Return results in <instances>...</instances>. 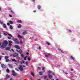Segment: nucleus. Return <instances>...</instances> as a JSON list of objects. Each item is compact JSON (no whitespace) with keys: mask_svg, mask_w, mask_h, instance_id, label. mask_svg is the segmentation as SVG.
Returning <instances> with one entry per match:
<instances>
[{"mask_svg":"<svg viewBox=\"0 0 80 80\" xmlns=\"http://www.w3.org/2000/svg\"><path fill=\"white\" fill-rule=\"evenodd\" d=\"M8 44V41L7 40H5L2 43V45L1 48V49H2L4 48H5Z\"/></svg>","mask_w":80,"mask_h":80,"instance_id":"nucleus-1","label":"nucleus"},{"mask_svg":"<svg viewBox=\"0 0 80 80\" xmlns=\"http://www.w3.org/2000/svg\"><path fill=\"white\" fill-rule=\"evenodd\" d=\"M12 40L14 42H15L16 43H17V44H20L19 41H18V38H13L12 39Z\"/></svg>","mask_w":80,"mask_h":80,"instance_id":"nucleus-2","label":"nucleus"},{"mask_svg":"<svg viewBox=\"0 0 80 80\" xmlns=\"http://www.w3.org/2000/svg\"><path fill=\"white\" fill-rule=\"evenodd\" d=\"M12 75H13V76H17V73H15V72L14 70H12Z\"/></svg>","mask_w":80,"mask_h":80,"instance_id":"nucleus-3","label":"nucleus"},{"mask_svg":"<svg viewBox=\"0 0 80 80\" xmlns=\"http://www.w3.org/2000/svg\"><path fill=\"white\" fill-rule=\"evenodd\" d=\"M8 58V56H5L4 58V59H5V60H6V62H9V60Z\"/></svg>","mask_w":80,"mask_h":80,"instance_id":"nucleus-4","label":"nucleus"},{"mask_svg":"<svg viewBox=\"0 0 80 80\" xmlns=\"http://www.w3.org/2000/svg\"><path fill=\"white\" fill-rule=\"evenodd\" d=\"M1 67L2 68H6V65H5V64H2L1 65Z\"/></svg>","mask_w":80,"mask_h":80,"instance_id":"nucleus-5","label":"nucleus"},{"mask_svg":"<svg viewBox=\"0 0 80 80\" xmlns=\"http://www.w3.org/2000/svg\"><path fill=\"white\" fill-rule=\"evenodd\" d=\"M18 56V53H15L12 54V56L13 57H16Z\"/></svg>","mask_w":80,"mask_h":80,"instance_id":"nucleus-6","label":"nucleus"},{"mask_svg":"<svg viewBox=\"0 0 80 80\" xmlns=\"http://www.w3.org/2000/svg\"><path fill=\"white\" fill-rule=\"evenodd\" d=\"M18 69H19V70H20V71H21V72H22V71L23 70V68H22L18 67Z\"/></svg>","mask_w":80,"mask_h":80,"instance_id":"nucleus-7","label":"nucleus"},{"mask_svg":"<svg viewBox=\"0 0 80 80\" xmlns=\"http://www.w3.org/2000/svg\"><path fill=\"white\" fill-rule=\"evenodd\" d=\"M15 48H17V49H20V47H19V46L16 45L14 46Z\"/></svg>","mask_w":80,"mask_h":80,"instance_id":"nucleus-8","label":"nucleus"},{"mask_svg":"<svg viewBox=\"0 0 80 80\" xmlns=\"http://www.w3.org/2000/svg\"><path fill=\"white\" fill-rule=\"evenodd\" d=\"M48 78L50 79L52 78V77H53V76L52 75H51L50 74H48Z\"/></svg>","mask_w":80,"mask_h":80,"instance_id":"nucleus-9","label":"nucleus"},{"mask_svg":"<svg viewBox=\"0 0 80 80\" xmlns=\"http://www.w3.org/2000/svg\"><path fill=\"white\" fill-rule=\"evenodd\" d=\"M2 26L3 28H7V26L6 25V24H5V23L3 24Z\"/></svg>","mask_w":80,"mask_h":80,"instance_id":"nucleus-10","label":"nucleus"},{"mask_svg":"<svg viewBox=\"0 0 80 80\" xmlns=\"http://www.w3.org/2000/svg\"><path fill=\"white\" fill-rule=\"evenodd\" d=\"M27 31H24L22 32V34L23 35H27Z\"/></svg>","mask_w":80,"mask_h":80,"instance_id":"nucleus-11","label":"nucleus"},{"mask_svg":"<svg viewBox=\"0 0 80 80\" xmlns=\"http://www.w3.org/2000/svg\"><path fill=\"white\" fill-rule=\"evenodd\" d=\"M8 66L11 68H13V66L11 64H9Z\"/></svg>","mask_w":80,"mask_h":80,"instance_id":"nucleus-12","label":"nucleus"},{"mask_svg":"<svg viewBox=\"0 0 80 80\" xmlns=\"http://www.w3.org/2000/svg\"><path fill=\"white\" fill-rule=\"evenodd\" d=\"M10 48H11V47H8L6 48V50H10Z\"/></svg>","mask_w":80,"mask_h":80,"instance_id":"nucleus-13","label":"nucleus"},{"mask_svg":"<svg viewBox=\"0 0 80 80\" xmlns=\"http://www.w3.org/2000/svg\"><path fill=\"white\" fill-rule=\"evenodd\" d=\"M22 27V25L19 24L18 27V28H20Z\"/></svg>","mask_w":80,"mask_h":80,"instance_id":"nucleus-14","label":"nucleus"},{"mask_svg":"<svg viewBox=\"0 0 80 80\" xmlns=\"http://www.w3.org/2000/svg\"><path fill=\"white\" fill-rule=\"evenodd\" d=\"M58 50H59V51H60V52H62V53H63V51H62V49H61L60 48H58Z\"/></svg>","mask_w":80,"mask_h":80,"instance_id":"nucleus-15","label":"nucleus"},{"mask_svg":"<svg viewBox=\"0 0 80 80\" xmlns=\"http://www.w3.org/2000/svg\"><path fill=\"white\" fill-rule=\"evenodd\" d=\"M16 59H17V60H20V57L18 56L16 57Z\"/></svg>","mask_w":80,"mask_h":80,"instance_id":"nucleus-16","label":"nucleus"},{"mask_svg":"<svg viewBox=\"0 0 80 80\" xmlns=\"http://www.w3.org/2000/svg\"><path fill=\"white\" fill-rule=\"evenodd\" d=\"M50 53H48L47 55H45V57H48V56H50Z\"/></svg>","mask_w":80,"mask_h":80,"instance_id":"nucleus-17","label":"nucleus"},{"mask_svg":"<svg viewBox=\"0 0 80 80\" xmlns=\"http://www.w3.org/2000/svg\"><path fill=\"white\" fill-rule=\"evenodd\" d=\"M38 8L39 9H40V8H41V6H40V5H38Z\"/></svg>","mask_w":80,"mask_h":80,"instance_id":"nucleus-18","label":"nucleus"},{"mask_svg":"<svg viewBox=\"0 0 80 80\" xmlns=\"http://www.w3.org/2000/svg\"><path fill=\"white\" fill-rule=\"evenodd\" d=\"M9 22L10 24H11V25H12V24H13V21H9Z\"/></svg>","mask_w":80,"mask_h":80,"instance_id":"nucleus-19","label":"nucleus"},{"mask_svg":"<svg viewBox=\"0 0 80 80\" xmlns=\"http://www.w3.org/2000/svg\"><path fill=\"white\" fill-rule=\"evenodd\" d=\"M19 52L20 54H22V50L21 49L20 50Z\"/></svg>","mask_w":80,"mask_h":80,"instance_id":"nucleus-20","label":"nucleus"},{"mask_svg":"<svg viewBox=\"0 0 80 80\" xmlns=\"http://www.w3.org/2000/svg\"><path fill=\"white\" fill-rule=\"evenodd\" d=\"M6 72L7 73H9V72H10V70L8 68L6 70Z\"/></svg>","mask_w":80,"mask_h":80,"instance_id":"nucleus-21","label":"nucleus"},{"mask_svg":"<svg viewBox=\"0 0 80 80\" xmlns=\"http://www.w3.org/2000/svg\"><path fill=\"white\" fill-rule=\"evenodd\" d=\"M20 63L21 64H22V63H25V61H22V62L21 61L20 62Z\"/></svg>","mask_w":80,"mask_h":80,"instance_id":"nucleus-22","label":"nucleus"},{"mask_svg":"<svg viewBox=\"0 0 80 80\" xmlns=\"http://www.w3.org/2000/svg\"><path fill=\"white\" fill-rule=\"evenodd\" d=\"M10 77V76H9V75H8V74H7L6 75V78H8Z\"/></svg>","mask_w":80,"mask_h":80,"instance_id":"nucleus-23","label":"nucleus"},{"mask_svg":"<svg viewBox=\"0 0 80 80\" xmlns=\"http://www.w3.org/2000/svg\"><path fill=\"white\" fill-rule=\"evenodd\" d=\"M11 60L12 61H13V62H17V60L15 59H11Z\"/></svg>","mask_w":80,"mask_h":80,"instance_id":"nucleus-24","label":"nucleus"},{"mask_svg":"<svg viewBox=\"0 0 80 80\" xmlns=\"http://www.w3.org/2000/svg\"><path fill=\"white\" fill-rule=\"evenodd\" d=\"M43 74V72H39V75H42Z\"/></svg>","mask_w":80,"mask_h":80,"instance_id":"nucleus-25","label":"nucleus"},{"mask_svg":"<svg viewBox=\"0 0 80 80\" xmlns=\"http://www.w3.org/2000/svg\"><path fill=\"white\" fill-rule=\"evenodd\" d=\"M31 75L33 77H35V75L34 74V73H33V72H31Z\"/></svg>","mask_w":80,"mask_h":80,"instance_id":"nucleus-26","label":"nucleus"},{"mask_svg":"<svg viewBox=\"0 0 80 80\" xmlns=\"http://www.w3.org/2000/svg\"><path fill=\"white\" fill-rule=\"evenodd\" d=\"M27 57H28V56H27L26 57L24 58V60H27Z\"/></svg>","mask_w":80,"mask_h":80,"instance_id":"nucleus-27","label":"nucleus"},{"mask_svg":"<svg viewBox=\"0 0 80 80\" xmlns=\"http://www.w3.org/2000/svg\"><path fill=\"white\" fill-rule=\"evenodd\" d=\"M17 22L18 23H22V22L21 20H18L17 21Z\"/></svg>","mask_w":80,"mask_h":80,"instance_id":"nucleus-28","label":"nucleus"},{"mask_svg":"<svg viewBox=\"0 0 80 80\" xmlns=\"http://www.w3.org/2000/svg\"><path fill=\"white\" fill-rule=\"evenodd\" d=\"M8 35H9L10 37H12V34H9V33H7Z\"/></svg>","mask_w":80,"mask_h":80,"instance_id":"nucleus-29","label":"nucleus"},{"mask_svg":"<svg viewBox=\"0 0 80 80\" xmlns=\"http://www.w3.org/2000/svg\"><path fill=\"white\" fill-rule=\"evenodd\" d=\"M70 58H72V60H74L75 59L74 58H73V57L72 56H71L70 57Z\"/></svg>","mask_w":80,"mask_h":80,"instance_id":"nucleus-30","label":"nucleus"},{"mask_svg":"<svg viewBox=\"0 0 80 80\" xmlns=\"http://www.w3.org/2000/svg\"><path fill=\"white\" fill-rule=\"evenodd\" d=\"M46 44L48 45H50V43L48 42H47Z\"/></svg>","mask_w":80,"mask_h":80,"instance_id":"nucleus-31","label":"nucleus"},{"mask_svg":"<svg viewBox=\"0 0 80 80\" xmlns=\"http://www.w3.org/2000/svg\"><path fill=\"white\" fill-rule=\"evenodd\" d=\"M10 29H13V27H12V26L10 25Z\"/></svg>","mask_w":80,"mask_h":80,"instance_id":"nucleus-32","label":"nucleus"},{"mask_svg":"<svg viewBox=\"0 0 80 80\" xmlns=\"http://www.w3.org/2000/svg\"><path fill=\"white\" fill-rule=\"evenodd\" d=\"M0 23L1 24H3V22L2 21H0Z\"/></svg>","mask_w":80,"mask_h":80,"instance_id":"nucleus-33","label":"nucleus"},{"mask_svg":"<svg viewBox=\"0 0 80 80\" xmlns=\"http://www.w3.org/2000/svg\"><path fill=\"white\" fill-rule=\"evenodd\" d=\"M18 37L19 38H22V37L20 35H18Z\"/></svg>","mask_w":80,"mask_h":80,"instance_id":"nucleus-34","label":"nucleus"},{"mask_svg":"<svg viewBox=\"0 0 80 80\" xmlns=\"http://www.w3.org/2000/svg\"><path fill=\"white\" fill-rule=\"evenodd\" d=\"M9 12H11L12 13H14V12H13V11L12 10L9 11Z\"/></svg>","mask_w":80,"mask_h":80,"instance_id":"nucleus-35","label":"nucleus"},{"mask_svg":"<svg viewBox=\"0 0 80 80\" xmlns=\"http://www.w3.org/2000/svg\"><path fill=\"white\" fill-rule=\"evenodd\" d=\"M12 42H12V41H9V43H12Z\"/></svg>","mask_w":80,"mask_h":80,"instance_id":"nucleus-36","label":"nucleus"},{"mask_svg":"<svg viewBox=\"0 0 80 80\" xmlns=\"http://www.w3.org/2000/svg\"><path fill=\"white\" fill-rule=\"evenodd\" d=\"M28 61H30V57H28Z\"/></svg>","mask_w":80,"mask_h":80,"instance_id":"nucleus-37","label":"nucleus"},{"mask_svg":"<svg viewBox=\"0 0 80 80\" xmlns=\"http://www.w3.org/2000/svg\"><path fill=\"white\" fill-rule=\"evenodd\" d=\"M44 78V79H46V78H47V76H45Z\"/></svg>","mask_w":80,"mask_h":80,"instance_id":"nucleus-38","label":"nucleus"},{"mask_svg":"<svg viewBox=\"0 0 80 80\" xmlns=\"http://www.w3.org/2000/svg\"><path fill=\"white\" fill-rule=\"evenodd\" d=\"M20 63V61L18 60V64H19V63Z\"/></svg>","mask_w":80,"mask_h":80,"instance_id":"nucleus-39","label":"nucleus"},{"mask_svg":"<svg viewBox=\"0 0 80 80\" xmlns=\"http://www.w3.org/2000/svg\"><path fill=\"white\" fill-rule=\"evenodd\" d=\"M48 73H52V71H48Z\"/></svg>","mask_w":80,"mask_h":80,"instance_id":"nucleus-40","label":"nucleus"},{"mask_svg":"<svg viewBox=\"0 0 80 80\" xmlns=\"http://www.w3.org/2000/svg\"><path fill=\"white\" fill-rule=\"evenodd\" d=\"M12 45V44L11 43H9V46H10V47H11V46Z\"/></svg>","mask_w":80,"mask_h":80,"instance_id":"nucleus-41","label":"nucleus"},{"mask_svg":"<svg viewBox=\"0 0 80 80\" xmlns=\"http://www.w3.org/2000/svg\"><path fill=\"white\" fill-rule=\"evenodd\" d=\"M26 64L28 66V62L26 61Z\"/></svg>","mask_w":80,"mask_h":80,"instance_id":"nucleus-42","label":"nucleus"},{"mask_svg":"<svg viewBox=\"0 0 80 80\" xmlns=\"http://www.w3.org/2000/svg\"><path fill=\"white\" fill-rule=\"evenodd\" d=\"M29 79L30 80H32V78L31 77H30L29 78Z\"/></svg>","mask_w":80,"mask_h":80,"instance_id":"nucleus-43","label":"nucleus"},{"mask_svg":"<svg viewBox=\"0 0 80 80\" xmlns=\"http://www.w3.org/2000/svg\"><path fill=\"white\" fill-rule=\"evenodd\" d=\"M3 33L4 35H5V36L7 35V34L5 33V32H3Z\"/></svg>","mask_w":80,"mask_h":80,"instance_id":"nucleus-44","label":"nucleus"},{"mask_svg":"<svg viewBox=\"0 0 80 80\" xmlns=\"http://www.w3.org/2000/svg\"><path fill=\"white\" fill-rule=\"evenodd\" d=\"M21 56L22 57H24V55L23 54H21Z\"/></svg>","mask_w":80,"mask_h":80,"instance_id":"nucleus-45","label":"nucleus"},{"mask_svg":"<svg viewBox=\"0 0 80 80\" xmlns=\"http://www.w3.org/2000/svg\"><path fill=\"white\" fill-rule=\"evenodd\" d=\"M7 25H8V26H9V25H10V23H9V22L7 23Z\"/></svg>","mask_w":80,"mask_h":80,"instance_id":"nucleus-46","label":"nucleus"},{"mask_svg":"<svg viewBox=\"0 0 80 80\" xmlns=\"http://www.w3.org/2000/svg\"><path fill=\"white\" fill-rule=\"evenodd\" d=\"M19 66L20 67L23 68V67H22V65H19Z\"/></svg>","mask_w":80,"mask_h":80,"instance_id":"nucleus-47","label":"nucleus"},{"mask_svg":"<svg viewBox=\"0 0 80 80\" xmlns=\"http://www.w3.org/2000/svg\"><path fill=\"white\" fill-rule=\"evenodd\" d=\"M45 70V68L43 67L42 68V70Z\"/></svg>","mask_w":80,"mask_h":80,"instance_id":"nucleus-48","label":"nucleus"},{"mask_svg":"<svg viewBox=\"0 0 80 80\" xmlns=\"http://www.w3.org/2000/svg\"><path fill=\"white\" fill-rule=\"evenodd\" d=\"M15 70H17V71H18V69L17 68H15Z\"/></svg>","mask_w":80,"mask_h":80,"instance_id":"nucleus-49","label":"nucleus"},{"mask_svg":"<svg viewBox=\"0 0 80 80\" xmlns=\"http://www.w3.org/2000/svg\"><path fill=\"white\" fill-rule=\"evenodd\" d=\"M8 39H11V37H8Z\"/></svg>","mask_w":80,"mask_h":80,"instance_id":"nucleus-50","label":"nucleus"},{"mask_svg":"<svg viewBox=\"0 0 80 80\" xmlns=\"http://www.w3.org/2000/svg\"><path fill=\"white\" fill-rule=\"evenodd\" d=\"M52 74L53 75H55V73H54V72H52Z\"/></svg>","mask_w":80,"mask_h":80,"instance_id":"nucleus-51","label":"nucleus"},{"mask_svg":"<svg viewBox=\"0 0 80 80\" xmlns=\"http://www.w3.org/2000/svg\"><path fill=\"white\" fill-rule=\"evenodd\" d=\"M9 16L10 17H12V15L10 14L9 15Z\"/></svg>","mask_w":80,"mask_h":80,"instance_id":"nucleus-52","label":"nucleus"},{"mask_svg":"<svg viewBox=\"0 0 80 80\" xmlns=\"http://www.w3.org/2000/svg\"><path fill=\"white\" fill-rule=\"evenodd\" d=\"M11 50H12V52H14V50H13V49H11Z\"/></svg>","mask_w":80,"mask_h":80,"instance_id":"nucleus-53","label":"nucleus"},{"mask_svg":"<svg viewBox=\"0 0 80 80\" xmlns=\"http://www.w3.org/2000/svg\"><path fill=\"white\" fill-rule=\"evenodd\" d=\"M69 32L70 33H71L72 32V31H71V30H69Z\"/></svg>","mask_w":80,"mask_h":80,"instance_id":"nucleus-54","label":"nucleus"},{"mask_svg":"<svg viewBox=\"0 0 80 80\" xmlns=\"http://www.w3.org/2000/svg\"><path fill=\"white\" fill-rule=\"evenodd\" d=\"M73 70V69L72 68H71V72H72Z\"/></svg>","mask_w":80,"mask_h":80,"instance_id":"nucleus-55","label":"nucleus"},{"mask_svg":"<svg viewBox=\"0 0 80 80\" xmlns=\"http://www.w3.org/2000/svg\"><path fill=\"white\" fill-rule=\"evenodd\" d=\"M41 47H39V50H41Z\"/></svg>","mask_w":80,"mask_h":80,"instance_id":"nucleus-56","label":"nucleus"},{"mask_svg":"<svg viewBox=\"0 0 80 80\" xmlns=\"http://www.w3.org/2000/svg\"><path fill=\"white\" fill-rule=\"evenodd\" d=\"M20 42L21 44H22L23 43L22 41H20Z\"/></svg>","mask_w":80,"mask_h":80,"instance_id":"nucleus-57","label":"nucleus"},{"mask_svg":"<svg viewBox=\"0 0 80 80\" xmlns=\"http://www.w3.org/2000/svg\"><path fill=\"white\" fill-rule=\"evenodd\" d=\"M16 51H17L18 52H19V51L17 49H16Z\"/></svg>","mask_w":80,"mask_h":80,"instance_id":"nucleus-58","label":"nucleus"},{"mask_svg":"<svg viewBox=\"0 0 80 80\" xmlns=\"http://www.w3.org/2000/svg\"><path fill=\"white\" fill-rule=\"evenodd\" d=\"M10 56L11 57L12 56H13V54H10Z\"/></svg>","mask_w":80,"mask_h":80,"instance_id":"nucleus-59","label":"nucleus"},{"mask_svg":"<svg viewBox=\"0 0 80 80\" xmlns=\"http://www.w3.org/2000/svg\"><path fill=\"white\" fill-rule=\"evenodd\" d=\"M26 54H27V55H29V53H28V52H27V53H26Z\"/></svg>","mask_w":80,"mask_h":80,"instance_id":"nucleus-60","label":"nucleus"},{"mask_svg":"<svg viewBox=\"0 0 80 80\" xmlns=\"http://www.w3.org/2000/svg\"><path fill=\"white\" fill-rule=\"evenodd\" d=\"M32 2H34V3H35V0H32Z\"/></svg>","mask_w":80,"mask_h":80,"instance_id":"nucleus-61","label":"nucleus"},{"mask_svg":"<svg viewBox=\"0 0 80 80\" xmlns=\"http://www.w3.org/2000/svg\"><path fill=\"white\" fill-rule=\"evenodd\" d=\"M36 12V11H35V10H34V11H33V12H34V13Z\"/></svg>","mask_w":80,"mask_h":80,"instance_id":"nucleus-62","label":"nucleus"},{"mask_svg":"<svg viewBox=\"0 0 80 80\" xmlns=\"http://www.w3.org/2000/svg\"><path fill=\"white\" fill-rule=\"evenodd\" d=\"M10 80H13V79H12V78H11L10 79Z\"/></svg>","mask_w":80,"mask_h":80,"instance_id":"nucleus-63","label":"nucleus"},{"mask_svg":"<svg viewBox=\"0 0 80 80\" xmlns=\"http://www.w3.org/2000/svg\"><path fill=\"white\" fill-rule=\"evenodd\" d=\"M38 69H39V70H40V67H38Z\"/></svg>","mask_w":80,"mask_h":80,"instance_id":"nucleus-64","label":"nucleus"}]
</instances>
